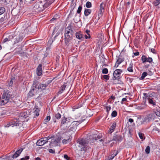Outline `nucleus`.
<instances>
[{
    "instance_id": "f257e3e1",
    "label": "nucleus",
    "mask_w": 160,
    "mask_h": 160,
    "mask_svg": "<svg viewBox=\"0 0 160 160\" xmlns=\"http://www.w3.org/2000/svg\"><path fill=\"white\" fill-rule=\"evenodd\" d=\"M11 96V92L9 90H4L0 101V105H3L7 103L9 101Z\"/></svg>"
},
{
    "instance_id": "f03ea898",
    "label": "nucleus",
    "mask_w": 160,
    "mask_h": 160,
    "mask_svg": "<svg viewBox=\"0 0 160 160\" xmlns=\"http://www.w3.org/2000/svg\"><path fill=\"white\" fill-rule=\"evenodd\" d=\"M73 31L71 27L68 26L66 28L65 31V42L66 44H68L70 40L72 39V37L73 34Z\"/></svg>"
},
{
    "instance_id": "7ed1b4c3",
    "label": "nucleus",
    "mask_w": 160,
    "mask_h": 160,
    "mask_svg": "<svg viewBox=\"0 0 160 160\" xmlns=\"http://www.w3.org/2000/svg\"><path fill=\"white\" fill-rule=\"evenodd\" d=\"M78 146L80 148L81 151H86L89 149V147L87 146L88 143L86 140L84 139H79L78 140Z\"/></svg>"
},
{
    "instance_id": "20e7f679",
    "label": "nucleus",
    "mask_w": 160,
    "mask_h": 160,
    "mask_svg": "<svg viewBox=\"0 0 160 160\" xmlns=\"http://www.w3.org/2000/svg\"><path fill=\"white\" fill-rule=\"evenodd\" d=\"M50 137H52L51 141H49V147L50 148H52L53 147L58 146L59 145L60 140L61 139V138L60 137H55L53 136H50Z\"/></svg>"
},
{
    "instance_id": "39448f33",
    "label": "nucleus",
    "mask_w": 160,
    "mask_h": 160,
    "mask_svg": "<svg viewBox=\"0 0 160 160\" xmlns=\"http://www.w3.org/2000/svg\"><path fill=\"white\" fill-rule=\"evenodd\" d=\"M47 2L43 4L42 3H38L35 5V7L38 9V11H42L50 5L52 1L49 2V0H46Z\"/></svg>"
},
{
    "instance_id": "423d86ee",
    "label": "nucleus",
    "mask_w": 160,
    "mask_h": 160,
    "mask_svg": "<svg viewBox=\"0 0 160 160\" xmlns=\"http://www.w3.org/2000/svg\"><path fill=\"white\" fill-rule=\"evenodd\" d=\"M28 117V114L26 112H22L20 113L18 117V118H14L17 119V121L16 122H18L19 126L21 124V122L27 121L28 120L26 118Z\"/></svg>"
},
{
    "instance_id": "0eeeda50",
    "label": "nucleus",
    "mask_w": 160,
    "mask_h": 160,
    "mask_svg": "<svg viewBox=\"0 0 160 160\" xmlns=\"http://www.w3.org/2000/svg\"><path fill=\"white\" fill-rule=\"evenodd\" d=\"M81 122L80 121H73L68 127V132L71 134L73 133L76 131L77 126Z\"/></svg>"
},
{
    "instance_id": "6e6552de",
    "label": "nucleus",
    "mask_w": 160,
    "mask_h": 160,
    "mask_svg": "<svg viewBox=\"0 0 160 160\" xmlns=\"http://www.w3.org/2000/svg\"><path fill=\"white\" fill-rule=\"evenodd\" d=\"M52 137L48 136L47 137L42 138L39 139L36 143L37 145L38 146H42L48 142V140L51 139Z\"/></svg>"
},
{
    "instance_id": "1a4fd4ad",
    "label": "nucleus",
    "mask_w": 160,
    "mask_h": 160,
    "mask_svg": "<svg viewBox=\"0 0 160 160\" xmlns=\"http://www.w3.org/2000/svg\"><path fill=\"white\" fill-rule=\"evenodd\" d=\"M17 121V119H14L10 122H8V123L6 124L5 126L6 127H9V126H12L13 127L14 126H19V122H16Z\"/></svg>"
},
{
    "instance_id": "9d476101",
    "label": "nucleus",
    "mask_w": 160,
    "mask_h": 160,
    "mask_svg": "<svg viewBox=\"0 0 160 160\" xmlns=\"http://www.w3.org/2000/svg\"><path fill=\"white\" fill-rule=\"evenodd\" d=\"M154 114L151 113L147 115L143 119V122H149L153 119Z\"/></svg>"
},
{
    "instance_id": "9b49d317",
    "label": "nucleus",
    "mask_w": 160,
    "mask_h": 160,
    "mask_svg": "<svg viewBox=\"0 0 160 160\" xmlns=\"http://www.w3.org/2000/svg\"><path fill=\"white\" fill-rule=\"evenodd\" d=\"M39 92V91L37 89H34V88L32 87L28 93V94L30 96L32 97L37 95Z\"/></svg>"
},
{
    "instance_id": "f8f14e48",
    "label": "nucleus",
    "mask_w": 160,
    "mask_h": 160,
    "mask_svg": "<svg viewBox=\"0 0 160 160\" xmlns=\"http://www.w3.org/2000/svg\"><path fill=\"white\" fill-rule=\"evenodd\" d=\"M141 59L143 63H144L146 62H148L150 63L152 62V59L151 58H147L145 55H142V56Z\"/></svg>"
},
{
    "instance_id": "ddd939ff",
    "label": "nucleus",
    "mask_w": 160,
    "mask_h": 160,
    "mask_svg": "<svg viewBox=\"0 0 160 160\" xmlns=\"http://www.w3.org/2000/svg\"><path fill=\"white\" fill-rule=\"evenodd\" d=\"M23 37L22 35H19L17 36H14L13 42L15 43H18L22 40Z\"/></svg>"
},
{
    "instance_id": "4468645a",
    "label": "nucleus",
    "mask_w": 160,
    "mask_h": 160,
    "mask_svg": "<svg viewBox=\"0 0 160 160\" xmlns=\"http://www.w3.org/2000/svg\"><path fill=\"white\" fill-rule=\"evenodd\" d=\"M122 70L120 69H117L113 72V76L116 79L119 77L122 72Z\"/></svg>"
},
{
    "instance_id": "2eb2a0df",
    "label": "nucleus",
    "mask_w": 160,
    "mask_h": 160,
    "mask_svg": "<svg viewBox=\"0 0 160 160\" xmlns=\"http://www.w3.org/2000/svg\"><path fill=\"white\" fill-rule=\"evenodd\" d=\"M42 73V65L40 64L37 68V74L38 76H41Z\"/></svg>"
},
{
    "instance_id": "dca6fc26",
    "label": "nucleus",
    "mask_w": 160,
    "mask_h": 160,
    "mask_svg": "<svg viewBox=\"0 0 160 160\" xmlns=\"http://www.w3.org/2000/svg\"><path fill=\"white\" fill-rule=\"evenodd\" d=\"M67 118H65V117L62 118L61 121V127H64L65 125H66V127H67L68 124L67 121Z\"/></svg>"
},
{
    "instance_id": "f3484780",
    "label": "nucleus",
    "mask_w": 160,
    "mask_h": 160,
    "mask_svg": "<svg viewBox=\"0 0 160 160\" xmlns=\"http://www.w3.org/2000/svg\"><path fill=\"white\" fill-rule=\"evenodd\" d=\"M76 38L80 40H82L83 38V35L81 31L76 32L75 34Z\"/></svg>"
},
{
    "instance_id": "a211bd4d",
    "label": "nucleus",
    "mask_w": 160,
    "mask_h": 160,
    "mask_svg": "<svg viewBox=\"0 0 160 160\" xmlns=\"http://www.w3.org/2000/svg\"><path fill=\"white\" fill-rule=\"evenodd\" d=\"M23 149L22 148H20L17 151H16L15 153L13 154L12 156V158H16L19 156L20 153L23 151Z\"/></svg>"
},
{
    "instance_id": "6ab92c4d",
    "label": "nucleus",
    "mask_w": 160,
    "mask_h": 160,
    "mask_svg": "<svg viewBox=\"0 0 160 160\" xmlns=\"http://www.w3.org/2000/svg\"><path fill=\"white\" fill-rule=\"evenodd\" d=\"M33 113L36 117H38L39 115V112L40 109L38 108V106H36L33 109Z\"/></svg>"
},
{
    "instance_id": "aec40b11",
    "label": "nucleus",
    "mask_w": 160,
    "mask_h": 160,
    "mask_svg": "<svg viewBox=\"0 0 160 160\" xmlns=\"http://www.w3.org/2000/svg\"><path fill=\"white\" fill-rule=\"evenodd\" d=\"M123 58H119L117 60L114 67L117 68L119 65L124 61Z\"/></svg>"
},
{
    "instance_id": "412c9836",
    "label": "nucleus",
    "mask_w": 160,
    "mask_h": 160,
    "mask_svg": "<svg viewBox=\"0 0 160 160\" xmlns=\"http://www.w3.org/2000/svg\"><path fill=\"white\" fill-rule=\"evenodd\" d=\"M147 107L145 104H142L136 107V108L138 110H141L144 109Z\"/></svg>"
},
{
    "instance_id": "4be33fe9",
    "label": "nucleus",
    "mask_w": 160,
    "mask_h": 160,
    "mask_svg": "<svg viewBox=\"0 0 160 160\" xmlns=\"http://www.w3.org/2000/svg\"><path fill=\"white\" fill-rule=\"evenodd\" d=\"M133 64L132 62H131L129 65L128 67L127 68L128 71L130 72H133Z\"/></svg>"
},
{
    "instance_id": "5701e85b",
    "label": "nucleus",
    "mask_w": 160,
    "mask_h": 160,
    "mask_svg": "<svg viewBox=\"0 0 160 160\" xmlns=\"http://www.w3.org/2000/svg\"><path fill=\"white\" fill-rule=\"evenodd\" d=\"M118 153V151H116V150L114 151L113 153L108 157V160H112L117 155Z\"/></svg>"
},
{
    "instance_id": "b1692460",
    "label": "nucleus",
    "mask_w": 160,
    "mask_h": 160,
    "mask_svg": "<svg viewBox=\"0 0 160 160\" xmlns=\"http://www.w3.org/2000/svg\"><path fill=\"white\" fill-rule=\"evenodd\" d=\"M40 83L34 81L33 83V87L34 89H37L39 90V89Z\"/></svg>"
},
{
    "instance_id": "393cba45",
    "label": "nucleus",
    "mask_w": 160,
    "mask_h": 160,
    "mask_svg": "<svg viewBox=\"0 0 160 160\" xmlns=\"http://www.w3.org/2000/svg\"><path fill=\"white\" fill-rule=\"evenodd\" d=\"M113 139L115 141H121L122 140V138L120 135H117L114 137Z\"/></svg>"
},
{
    "instance_id": "a878e982",
    "label": "nucleus",
    "mask_w": 160,
    "mask_h": 160,
    "mask_svg": "<svg viewBox=\"0 0 160 160\" xmlns=\"http://www.w3.org/2000/svg\"><path fill=\"white\" fill-rule=\"evenodd\" d=\"M116 127V124L115 123H113L111 127L109 132L110 133H112V132L114 131V130Z\"/></svg>"
},
{
    "instance_id": "bb28decb",
    "label": "nucleus",
    "mask_w": 160,
    "mask_h": 160,
    "mask_svg": "<svg viewBox=\"0 0 160 160\" xmlns=\"http://www.w3.org/2000/svg\"><path fill=\"white\" fill-rule=\"evenodd\" d=\"M7 114V111L6 110L0 111V118L4 117Z\"/></svg>"
},
{
    "instance_id": "cd10ccee",
    "label": "nucleus",
    "mask_w": 160,
    "mask_h": 160,
    "mask_svg": "<svg viewBox=\"0 0 160 160\" xmlns=\"http://www.w3.org/2000/svg\"><path fill=\"white\" fill-rule=\"evenodd\" d=\"M70 137H71V136L70 135L68 136V138L63 139L62 140V143L64 144H66L68 142L71 141V139L70 138Z\"/></svg>"
},
{
    "instance_id": "c85d7f7f",
    "label": "nucleus",
    "mask_w": 160,
    "mask_h": 160,
    "mask_svg": "<svg viewBox=\"0 0 160 160\" xmlns=\"http://www.w3.org/2000/svg\"><path fill=\"white\" fill-rule=\"evenodd\" d=\"M148 100L149 104H152L153 106L156 105V101L155 100L150 98H148Z\"/></svg>"
},
{
    "instance_id": "c756f323",
    "label": "nucleus",
    "mask_w": 160,
    "mask_h": 160,
    "mask_svg": "<svg viewBox=\"0 0 160 160\" xmlns=\"http://www.w3.org/2000/svg\"><path fill=\"white\" fill-rule=\"evenodd\" d=\"M91 10L89 9H86L84 11V15L85 16H87L90 14Z\"/></svg>"
},
{
    "instance_id": "7c9ffc66",
    "label": "nucleus",
    "mask_w": 160,
    "mask_h": 160,
    "mask_svg": "<svg viewBox=\"0 0 160 160\" xmlns=\"http://www.w3.org/2000/svg\"><path fill=\"white\" fill-rule=\"evenodd\" d=\"M160 0H156L154 1L153 4L155 6H158L159 8V6Z\"/></svg>"
},
{
    "instance_id": "2f4dec72",
    "label": "nucleus",
    "mask_w": 160,
    "mask_h": 160,
    "mask_svg": "<svg viewBox=\"0 0 160 160\" xmlns=\"http://www.w3.org/2000/svg\"><path fill=\"white\" fill-rule=\"evenodd\" d=\"M66 87V86L65 85H62L61 86L60 90L58 92V93L59 94L62 93L63 92V91L65 90Z\"/></svg>"
},
{
    "instance_id": "473e14b6",
    "label": "nucleus",
    "mask_w": 160,
    "mask_h": 160,
    "mask_svg": "<svg viewBox=\"0 0 160 160\" xmlns=\"http://www.w3.org/2000/svg\"><path fill=\"white\" fill-rule=\"evenodd\" d=\"M47 85L44 84L40 83L39 89L42 90H44L45 89Z\"/></svg>"
},
{
    "instance_id": "72a5a7b5",
    "label": "nucleus",
    "mask_w": 160,
    "mask_h": 160,
    "mask_svg": "<svg viewBox=\"0 0 160 160\" xmlns=\"http://www.w3.org/2000/svg\"><path fill=\"white\" fill-rule=\"evenodd\" d=\"M51 118L50 116H47L44 120V123L45 124L47 123L50 120Z\"/></svg>"
},
{
    "instance_id": "f704fd0d",
    "label": "nucleus",
    "mask_w": 160,
    "mask_h": 160,
    "mask_svg": "<svg viewBox=\"0 0 160 160\" xmlns=\"http://www.w3.org/2000/svg\"><path fill=\"white\" fill-rule=\"evenodd\" d=\"M148 75V73L146 72H144L142 75L141 77V79L143 80Z\"/></svg>"
},
{
    "instance_id": "c9c22d12",
    "label": "nucleus",
    "mask_w": 160,
    "mask_h": 160,
    "mask_svg": "<svg viewBox=\"0 0 160 160\" xmlns=\"http://www.w3.org/2000/svg\"><path fill=\"white\" fill-rule=\"evenodd\" d=\"M30 23L29 21H27L25 22V23L24 24V27H25V28H27L29 26H30Z\"/></svg>"
},
{
    "instance_id": "e433bc0d",
    "label": "nucleus",
    "mask_w": 160,
    "mask_h": 160,
    "mask_svg": "<svg viewBox=\"0 0 160 160\" xmlns=\"http://www.w3.org/2000/svg\"><path fill=\"white\" fill-rule=\"evenodd\" d=\"M86 6L87 8H90L92 6L91 2H87L86 3Z\"/></svg>"
},
{
    "instance_id": "4c0bfd02",
    "label": "nucleus",
    "mask_w": 160,
    "mask_h": 160,
    "mask_svg": "<svg viewBox=\"0 0 160 160\" xmlns=\"http://www.w3.org/2000/svg\"><path fill=\"white\" fill-rule=\"evenodd\" d=\"M145 152L147 154H149L150 153V148L149 146H147L145 150Z\"/></svg>"
},
{
    "instance_id": "58836bf2",
    "label": "nucleus",
    "mask_w": 160,
    "mask_h": 160,
    "mask_svg": "<svg viewBox=\"0 0 160 160\" xmlns=\"http://www.w3.org/2000/svg\"><path fill=\"white\" fill-rule=\"evenodd\" d=\"M5 11V8L3 7H0V15L2 14Z\"/></svg>"
},
{
    "instance_id": "ea45409f",
    "label": "nucleus",
    "mask_w": 160,
    "mask_h": 160,
    "mask_svg": "<svg viewBox=\"0 0 160 160\" xmlns=\"http://www.w3.org/2000/svg\"><path fill=\"white\" fill-rule=\"evenodd\" d=\"M117 113L116 111H113L111 114V116L113 117H115L117 116Z\"/></svg>"
},
{
    "instance_id": "a19ab883",
    "label": "nucleus",
    "mask_w": 160,
    "mask_h": 160,
    "mask_svg": "<svg viewBox=\"0 0 160 160\" xmlns=\"http://www.w3.org/2000/svg\"><path fill=\"white\" fill-rule=\"evenodd\" d=\"M108 72V70L107 68H104L102 70V73L103 74H107Z\"/></svg>"
},
{
    "instance_id": "79ce46f5",
    "label": "nucleus",
    "mask_w": 160,
    "mask_h": 160,
    "mask_svg": "<svg viewBox=\"0 0 160 160\" xmlns=\"http://www.w3.org/2000/svg\"><path fill=\"white\" fill-rule=\"evenodd\" d=\"M105 108L106 110V111L108 113L109 111L111 110V107L109 106H106L105 107Z\"/></svg>"
},
{
    "instance_id": "37998d69",
    "label": "nucleus",
    "mask_w": 160,
    "mask_h": 160,
    "mask_svg": "<svg viewBox=\"0 0 160 160\" xmlns=\"http://www.w3.org/2000/svg\"><path fill=\"white\" fill-rule=\"evenodd\" d=\"M8 38L9 41L12 40V41L13 42L14 36H13L12 35H10L8 36Z\"/></svg>"
},
{
    "instance_id": "c03bdc74",
    "label": "nucleus",
    "mask_w": 160,
    "mask_h": 160,
    "mask_svg": "<svg viewBox=\"0 0 160 160\" xmlns=\"http://www.w3.org/2000/svg\"><path fill=\"white\" fill-rule=\"evenodd\" d=\"M82 9V7L81 6H79L78 9L77 11V12L78 13H80Z\"/></svg>"
},
{
    "instance_id": "a18cd8bd",
    "label": "nucleus",
    "mask_w": 160,
    "mask_h": 160,
    "mask_svg": "<svg viewBox=\"0 0 160 160\" xmlns=\"http://www.w3.org/2000/svg\"><path fill=\"white\" fill-rule=\"evenodd\" d=\"M55 116L56 118L60 119L61 118V116L60 113H58L56 114Z\"/></svg>"
},
{
    "instance_id": "49530a36",
    "label": "nucleus",
    "mask_w": 160,
    "mask_h": 160,
    "mask_svg": "<svg viewBox=\"0 0 160 160\" xmlns=\"http://www.w3.org/2000/svg\"><path fill=\"white\" fill-rule=\"evenodd\" d=\"M14 78H13L11 79V80L10 81V82L8 84L9 86H11L12 84L13 83V81L14 80Z\"/></svg>"
},
{
    "instance_id": "de8ad7c7",
    "label": "nucleus",
    "mask_w": 160,
    "mask_h": 160,
    "mask_svg": "<svg viewBox=\"0 0 160 160\" xmlns=\"http://www.w3.org/2000/svg\"><path fill=\"white\" fill-rule=\"evenodd\" d=\"M103 78L106 80H108L109 79V76L108 75H104L103 76Z\"/></svg>"
},
{
    "instance_id": "09e8293b",
    "label": "nucleus",
    "mask_w": 160,
    "mask_h": 160,
    "mask_svg": "<svg viewBox=\"0 0 160 160\" xmlns=\"http://www.w3.org/2000/svg\"><path fill=\"white\" fill-rule=\"evenodd\" d=\"M155 113L157 116L160 117V111H155Z\"/></svg>"
},
{
    "instance_id": "8fccbe9b",
    "label": "nucleus",
    "mask_w": 160,
    "mask_h": 160,
    "mask_svg": "<svg viewBox=\"0 0 160 160\" xmlns=\"http://www.w3.org/2000/svg\"><path fill=\"white\" fill-rule=\"evenodd\" d=\"M67 122H68V123H69L70 122L72 121L73 120V119L71 117H68L67 118Z\"/></svg>"
},
{
    "instance_id": "3c124183",
    "label": "nucleus",
    "mask_w": 160,
    "mask_h": 160,
    "mask_svg": "<svg viewBox=\"0 0 160 160\" xmlns=\"http://www.w3.org/2000/svg\"><path fill=\"white\" fill-rule=\"evenodd\" d=\"M138 134V135L139 136L140 138L141 139H143V134L141 132H139Z\"/></svg>"
},
{
    "instance_id": "603ef678",
    "label": "nucleus",
    "mask_w": 160,
    "mask_h": 160,
    "mask_svg": "<svg viewBox=\"0 0 160 160\" xmlns=\"http://www.w3.org/2000/svg\"><path fill=\"white\" fill-rule=\"evenodd\" d=\"M103 4L102 3L100 5V10L101 12H102V10H103L104 9V7L103 6Z\"/></svg>"
},
{
    "instance_id": "864d4df0",
    "label": "nucleus",
    "mask_w": 160,
    "mask_h": 160,
    "mask_svg": "<svg viewBox=\"0 0 160 160\" xmlns=\"http://www.w3.org/2000/svg\"><path fill=\"white\" fill-rule=\"evenodd\" d=\"M64 158L65 159H66L67 160H69V159H70V158L66 154H65L64 155Z\"/></svg>"
},
{
    "instance_id": "5fc2aeb1",
    "label": "nucleus",
    "mask_w": 160,
    "mask_h": 160,
    "mask_svg": "<svg viewBox=\"0 0 160 160\" xmlns=\"http://www.w3.org/2000/svg\"><path fill=\"white\" fill-rule=\"evenodd\" d=\"M48 151L50 153H55V151L51 149H49Z\"/></svg>"
},
{
    "instance_id": "6e6d98bb",
    "label": "nucleus",
    "mask_w": 160,
    "mask_h": 160,
    "mask_svg": "<svg viewBox=\"0 0 160 160\" xmlns=\"http://www.w3.org/2000/svg\"><path fill=\"white\" fill-rule=\"evenodd\" d=\"M84 37L86 39L90 38H91L90 34H88V35L86 34L85 35Z\"/></svg>"
},
{
    "instance_id": "4d7b16f0",
    "label": "nucleus",
    "mask_w": 160,
    "mask_h": 160,
    "mask_svg": "<svg viewBox=\"0 0 160 160\" xmlns=\"http://www.w3.org/2000/svg\"><path fill=\"white\" fill-rule=\"evenodd\" d=\"M151 52L154 54L156 53V50L154 48L151 49Z\"/></svg>"
},
{
    "instance_id": "13d9d810",
    "label": "nucleus",
    "mask_w": 160,
    "mask_h": 160,
    "mask_svg": "<svg viewBox=\"0 0 160 160\" xmlns=\"http://www.w3.org/2000/svg\"><path fill=\"white\" fill-rule=\"evenodd\" d=\"M133 54H134L135 56H138L139 55V53L138 52H133Z\"/></svg>"
},
{
    "instance_id": "bf43d9fd",
    "label": "nucleus",
    "mask_w": 160,
    "mask_h": 160,
    "mask_svg": "<svg viewBox=\"0 0 160 160\" xmlns=\"http://www.w3.org/2000/svg\"><path fill=\"white\" fill-rule=\"evenodd\" d=\"M126 100H127V99H126V98H123L122 99V101L121 102V103L122 104H123V102L126 101Z\"/></svg>"
},
{
    "instance_id": "052dcab7",
    "label": "nucleus",
    "mask_w": 160,
    "mask_h": 160,
    "mask_svg": "<svg viewBox=\"0 0 160 160\" xmlns=\"http://www.w3.org/2000/svg\"><path fill=\"white\" fill-rule=\"evenodd\" d=\"M9 41V39H8V38H5L3 40V42H6L8 41Z\"/></svg>"
},
{
    "instance_id": "680f3d73",
    "label": "nucleus",
    "mask_w": 160,
    "mask_h": 160,
    "mask_svg": "<svg viewBox=\"0 0 160 160\" xmlns=\"http://www.w3.org/2000/svg\"><path fill=\"white\" fill-rule=\"evenodd\" d=\"M4 20V17H2L0 19V22H3Z\"/></svg>"
},
{
    "instance_id": "e2e57ef3",
    "label": "nucleus",
    "mask_w": 160,
    "mask_h": 160,
    "mask_svg": "<svg viewBox=\"0 0 160 160\" xmlns=\"http://www.w3.org/2000/svg\"><path fill=\"white\" fill-rule=\"evenodd\" d=\"M90 31L89 30H86L85 31V33L88 35V34H90Z\"/></svg>"
},
{
    "instance_id": "0e129e2a",
    "label": "nucleus",
    "mask_w": 160,
    "mask_h": 160,
    "mask_svg": "<svg viewBox=\"0 0 160 160\" xmlns=\"http://www.w3.org/2000/svg\"><path fill=\"white\" fill-rule=\"evenodd\" d=\"M101 137H102V135H98V136H97V138H95V140H97V139H98L100 138H101Z\"/></svg>"
},
{
    "instance_id": "69168bd1",
    "label": "nucleus",
    "mask_w": 160,
    "mask_h": 160,
    "mask_svg": "<svg viewBox=\"0 0 160 160\" xmlns=\"http://www.w3.org/2000/svg\"><path fill=\"white\" fill-rule=\"evenodd\" d=\"M128 121L131 123L132 122H133V120L132 118H130L128 120Z\"/></svg>"
},
{
    "instance_id": "338daca9",
    "label": "nucleus",
    "mask_w": 160,
    "mask_h": 160,
    "mask_svg": "<svg viewBox=\"0 0 160 160\" xmlns=\"http://www.w3.org/2000/svg\"><path fill=\"white\" fill-rule=\"evenodd\" d=\"M24 158L25 160H28L29 158V157L28 156H26Z\"/></svg>"
},
{
    "instance_id": "774afa93",
    "label": "nucleus",
    "mask_w": 160,
    "mask_h": 160,
    "mask_svg": "<svg viewBox=\"0 0 160 160\" xmlns=\"http://www.w3.org/2000/svg\"><path fill=\"white\" fill-rule=\"evenodd\" d=\"M35 160H41V159L39 157H37V158H35Z\"/></svg>"
}]
</instances>
